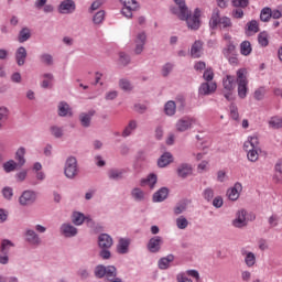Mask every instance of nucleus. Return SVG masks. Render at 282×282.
I'll list each match as a JSON object with an SVG mask.
<instances>
[{
    "label": "nucleus",
    "instance_id": "nucleus-21",
    "mask_svg": "<svg viewBox=\"0 0 282 282\" xmlns=\"http://www.w3.org/2000/svg\"><path fill=\"white\" fill-rule=\"evenodd\" d=\"M176 173L178 177L186 180L188 175H193V167L188 163H182L181 165H178Z\"/></svg>",
    "mask_w": 282,
    "mask_h": 282
},
{
    "label": "nucleus",
    "instance_id": "nucleus-14",
    "mask_svg": "<svg viewBox=\"0 0 282 282\" xmlns=\"http://www.w3.org/2000/svg\"><path fill=\"white\" fill-rule=\"evenodd\" d=\"M215 91H217V84L214 82L203 83L198 88L199 96H210V94H215Z\"/></svg>",
    "mask_w": 282,
    "mask_h": 282
},
{
    "label": "nucleus",
    "instance_id": "nucleus-9",
    "mask_svg": "<svg viewBox=\"0 0 282 282\" xmlns=\"http://www.w3.org/2000/svg\"><path fill=\"white\" fill-rule=\"evenodd\" d=\"M163 243L164 239H162V236H154L148 241L147 250H149L152 254H158V252L162 250Z\"/></svg>",
    "mask_w": 282,
    "mask_h": 282
},
{
    "label": "nucleus",
    "instance_id": "nucleus-36",
    "mask_svg": "<svg viewBox=\"0 0 282 282\" xmlns=\"http://www.w3.org/2000/svg\"><path fill=\"white\" fill-rule=\"evenodd\" d=\"M14 248V242L8 239H3L0 245V252L2 254H10V249Z\"/></svg>",
    "mask_w": 282,
    "mask_h": 282
},
{
    "label": "nucleus",
    "instance_id": "nucleus-53",
    "mask_svg": "<svg viewBox=\"0 0 282 282\" xmlns=\"http://www.w3.org/2000/svg\"><path fill=\"white\" fill-rule=\"evenodd\" d=\"M269 124H270L273 129H282V118H280V117H273V118H271V120L269 121Z\"/></svg>",
    "mask_w": 282,
    "mask_h": 282
},
{
    "label": "nucleus",
    "instance_id": "nucleus-39",
    "mask_svg": "<svg viewBox=\"0 0 282 282\" xmlns=\"http://www.w3.org/2000/svg\"><path fill=\"white\" fill-rule=\"evenodd\" d=\"M15 160L18 162V166H23L25 164V148L21 147L15 152Z\"/></svg>",
    "mask_w": 282,
    "mask_h": 282
},
{
    "label": "nucleus",
    "instance_id": "nucleus-48",
    "mask_svg": "<svg viewBox=\"0 0 282 282\" xmlns=\"http://www.w3.org/2000/svg\"><path fill=\"white\" fill-rule=\"evenodd\" d=\"M176 228H178V230H186L188 228V219L184 216L176 218Z\"/></svg>",
    "mask_w": 282,
    "mask_h": 282
},
{
    "label": "nucleus",
    "instance_id": "nucleus-11",
    "mask_svg": "<svg viewBox=\"0 0 282 282\" xmlns=\"http://www.w3.org/2000/svg\"><path fill=\"white\" fill-rule=\"evenodd\" d=\"M57 12L59 14H74L76 12V2L74 0H63L57 7Z\"/></svg>",
    "mask_w": 282,
    "mask_h": 282
},
{
    "label": "nucleus",
    "instance_id": "nucleus-63",
    "mask_svg": "<svg viewBox=\"0 0 282 282\" xmlns=\"http://www.w3.org/2000/svg\"><path fill=\"white\" fill-rule=\"evenodd\" d=\"M212 204L214 208H221V206H224V198L221 196H216L212 199Z\"/></svg>",
    "mask_w": 282,
    "mask_h": 282
},
{
    "label": "nucleus",
    "instance_id": "nucleus-43",
    "mask_svg": "<svg viewBox=\"0 0 282 282\" xmlns=\"http://www.w3.org/2000/svg\"><path fill=\"white\" fill-rule=\"evenodd\" d=\"M203 199H205V202H213V199L215 198V189L213 187H206L203 193H202Z\"/></svg>",
    "mask_w": 282,
    "mask_h": 282
},
{
    "label": "nucleus",
    "instance_id": "nucleus-26",
    "mask_svg": "<svg viewBox=\"0 0 282 282\" xmlns=\"http://www.w3.org/2000/svg\"><path fill=\"white\" fill-rule=\"evenodd\" d=\"M131 241L127 238H121L117 245V252L119 254H127L129 252V246Z\"/></svg>",
    "mask_w": 282,
    "mask_h": 282
},
{
    "label": "nucleus",
    "instance_id": "nucleus-46",
    "mask_svg": "<svg viewBox=\"0 0 282 282\" xmlns=\"http://www.w3.org/2000/svg\"><path fill=\"white\" fill-rule=\"evenodd\" d=\"M50 131H51V135H53V138L59 139V138H63V135H64L63 127L51 126Z\"/></svg>",
    "mask_w": 282,
    "mask_h": 282
},
{
    "label": "nucleus",
    "instance_id": "nucleus-51",
    "mask_svg": "<svg viewBox=\"0 0 282 282\" xmlns=\"http://www.w3.org/2000/svg\"><path fill=\"white\" fill-rule=\"evenodd\" d=\"M102 21H105V10L98 11L93 18V23H95V25H100Z\"/></svg>",
    "mask_w": 282,
    "mask_h": 282
},
{
    "label": "nucleus",
    "instance_id": "nucleus-59",
    "mask_svg": "<svg viewBox=\"0 0 282 282\" xmlns=\"http://www.w3.org/2000/svg\"><path fill=\"white\" fill-rule=\"evenodd\" d=\"M265 97V88L261 87L258 88L254 94H253V98L256 100H263V98Z\"/></svg>",
    "mask_w": 282,
    "mask_h": 282
},
{
    "label": "nucleus",
    "instance_id": "nucleus-22",
    "mask_svg": "<svg viewBox=\"0 0 282 282\" xmlns=\"http://www.w3.org/2000/svg\"><path fill=\"white\" fill-rule=\"evenodd\" d=\"M241 254L245 257V263L247 268H253L254 263H257V256L252 251H248L246 249H241Z\"/></svg>",
    "mask_w": 282,
    "mask_h": 282
},
{
    "label": "nucleus",
    "instance_id": "nucleus-17",
    "mask_svg": "<svg viewBox=\"0 0 282 282\" xmlns=\"http://www.w3.org/2000/svg\"><path fill=\"white\" fill-rule=\"evenodd\" d=\"M96 116V110H89L88 112H83L79 115V122L82 127H85V129L91 127V118Z\"/></svg>",
    "mask_w": 282,
    "mask_h": 282
},
{
    "label": "nucleus",
    "instance_id": "nucleus-56",
    "mask_svg": "<svg viewBox=\"0 0 282 282\" xmlns=\"http://www.w3.org/2000/svg\"><path fill=\"white\" fill-rule=\"evenodd\" d=\"M234 8H248L250 0H231Z\"/></svg>",
    "mask_w": 282,
    "mask_h": 282
},
{
    "label": "nucleus",
    "instance_id": "nucleus-42",
    "mask_svg": "<svg viewBox=\"0 0 282 282\" xmlns=\"http://www.w3.org/2000/svg\"><path fill=\"white\" fill-rule=\"evenodd\" d=\"M272 19V9L269 7H265L260 12V21H263V23H268Z\"/></svg>",
    "mask_w": 282,
    "mask_h": 282
},
{
    "label": "nucleus",
    "instance_id": "nucleus-1",
    "mask_svg": "<svg viewBox=\"0 0 282 282\" xmlns=\"http://www.w3.org/2000/svg\"><path fill=\"white\" fill-rule=\"evenodd\" d=\"M174 3L178 7H171L172 14H175L181 21H186L189 30H199L202 25V21L199 20L202 10L196 8L192 14L186 6V0H174Z\"/></svg>",
    "mask_w": 282,
    "mask_h": 282
},
{
    "label": "nucleus",
    "instance_id": "nucleus-10",
    "mask_svg": "<svg viewBox=\"0 0 282 282\" xmlns=\"http://www.w3.org/2000/svg\"><path fill=\"white\" fill-rule=\"evenodd\" d=\"M144 45H147V33L144 31L137 34L134 39V54L140 56L144 52Z\"/></svg>",
    "mask_w": 282,
    "mask_h": 282
},
{
    "label": "nucleus",
    "instance_id": "nucleus-57",
    "mask_svg": "<svg viewBox=\"0 0 282 282\" xmlns=\"http://www.w3.org/2000/svg\"><path fill=\"white\" fill-rule=\"evenodd\" d=\"M203 78L207 83H210V80H213L215 78V73H213V68L205 69V72L203 74Z\"/></svg>",
    "mask_w": 282,
    "mask_h": 282
},
{
    "label": "nucleus",
    "instance_id": "nucleus-8",
    "mask_svg": "<svg viewBox=\"0 0 282 282\" xmlns=\"http://www.w3.org/2000/svg\"><path fill=\"white\" fill-rule=\"evenodd\" d=\"M24 241L29 243V246H32L33 248H39L43 243V240L41 239V236L36 234L34 229L26 228L23 234Z\"/></svg>",
    "mask_w": 282,
    "mask_h": 282
},
{
    "label": "nucleus",
    "instance_id": "nucleus-55",
    "mask_svg": "<svg viewBox=\"0 0 282 282\" xmlns=\"http://www.w3.org/2000/svg\"><path fill=\"white\" fill-rule=\"evenodd\" d=\"M119 62L121 63V65L127 66L131 63V56H129V54L121 52L119 53Z\"/></svg>",
    "mask_w": 282,
    "mask_h": 282
},
{
    "label": "nucleus",
    "instance_id": "nucleus-18",
    "mask_svg": "<svg viewBox=\"0 0 282 282\" xmlns=\"http://www.w3.org/2000/svg\"><path fill=\"white\" fill-rule=\"evenodd\" d=\"M28 58V50L24 46L18 47L15 51V63L19 67H23L25 65V61Z\"/></svg>",
    "mask_w": 282,
    "mask_h": 282
},
{
    "label": "nucleus",
    "instance_id": "nucleus-54",
    "mask_svg": "<svg viewBox=\"0 0 282 282\" xmlns=\"http://www.w3.org/2000/svg\"><path fill=\"white\" fill-rule=\"evenodd\" d=\"M258 43L262 47H268L269 41H268V33L262 32L258 35Z\"/></svg>",
    "mask_w": 282,
    "mask_h": 282
},
{
    "label": "nucleus",
    "instance_id": "nucleus-27",
    "mask_svg": "<svg viewBox=\"0 0 282 282\" xmlns=\"http://www.w3.org/2000/svg\"><path fill=\"white\" fill-rule=\"evenodd\" d=\"M235 76L227 75L223 78V86L226 91H232L235 89Z\"/></svg>",
    "mask_w": 282,
    "mask_h": 282
},
{
    "label": "nucleus",
    "instance_id": "nucleus-58",
    "mask_svg": "<svg viewBox=\"0 0 282 282\" xmlns=\"http://www.w3.org/2000/svg\"><path fill=\"white\" fill-rule=\"evenodd\" d=\"M119 86L121 89H123V91H131L132 89L131 82H129L128 79H120Z\"/></svg>",
    "mask_w": 282,
    "mask_h": 282
},
{
    "label": "nucleus",
    "instance_id": "nucleus-34",
    "mask_svg": "<svg viewBox=\"0 0 282 282\" xmlns=\"http://www.w3.org/2000/svg\"><path fill=\"white\" fill-rule=\"evenodd\" d=\"M31 37H32V32L30 31V29L23 28L19 32L18 41L19 43H25V41H30Z\"/></svg>",
    "mask_w": 282,
    "mask_h": 282
},
{
    "label": "nucleus",
    "instance_id": "nucleus-32",
    "mask_svg": "<svg viewBox=\"0 0 282 282\" xmlns=\"http://www.w3.org/2000/svg\"><path fill=\"white\" fill-rule=\"evenodd\" d=\"M177 111V105L175 104V101L173 100H169L165 105H164V113L166 116H175Z\"/></svg>",
    "mask_w": 282,
    "mask_h": 282
},
{
    "label": "nucleus",
    "instance_id": "nucleus-2",
    "mask_svg": "<svg viewBox=\"0 0 282 282\" xmlns=\"http://www.w3.org/2000/svg\"><path fill=\"white\" fill-rule=\"evenodd\" d=\"M209 28L210 30H230L232 28V20L228 17H221V12L215 8L212 12V17L209 20Z\"/></svg>",
    "mask_w": 282,
    "mask_h": 282
},
{
    "label": "nucleus",
    "instance_id": "nucleus-47",
    "mask_svg": "<svg viewBox=\"0 0 282 282\" xmlns=\"http://www.w3.org/2000/svg\"><path fill=\"white\" fill-rule=\"evenodd\" d=\"M2 166L6 173H12V171H17V166H19V164L14 162V160H10L3 163Z\"/></svg>",
    "mask_w": 282,
    "mask_h": 282
},
{
    "label": "nucleus",
    "instance_id": "nucleus-28",
    "mask_svg": "<svg viewBox=\"0 0 282 282\" xmlns=\"http://www.w3.org/2000/svg\"><path fill=\"white\" fill-rule=\"evenodd\" d=\"M138 129V121L137 120H130L128 126L122 131V138H129L133 131Z\"/></svg>",
    "mask_w": 282,
    "mask_h": 282
},
{
    "label": "nucleus",
    "instance_id": "nucleus-13",
    "mask_svg": "<svg viewBox=\"0 0 282 282\" xmlns=\"http://www.w3.org/2000/svg\"><path fill=\"white\" fill-rule=\"evenodd\" d=\"M59 232L63 235V237L72 239V237H76V235H78V228L69 223H64L59 227Z\"/></svg>",
    "mask_w": 282,
    "mask_h": 282
},
{
    "label": "nucleus",
    "instance_id": "nucleus-62",
    "mask_svg": "<svg viewBox=\"0 0 282 282\" xmlns=\"http://www.w3.org/2000/svg\"><path fill=\"white\" fill-rule=\"evenodd\" d=\"M77 276L82 279V281H85L86 279H89V270L82 268L77 271Z\"/></svg>",
    "mask_w": 282,
    "mask_h": 282
},
{
    "label": "nucleus",
    "instance_id": "nucleus-35",
    "mask_svg": "<svg viewBox=\"0 0 282 282\" xmlns=\"http://www.w3.org/2000/svg\"><path fill=\"white\" fill-rule=\"evenodd\" d=\"M245 151H248V149H259V138L257 137H249L248 141L243 144Z\"/></svg>",
    "mask_w": 282,
    "mask_h": 282
},
{
    "label": "nucleus",
    "instance_id": "nucleus-24",
    "mask_svg": "<svg viewBox=\"0 0 282 282\" xmlns=\"http://www.w3.org/2000/svg\"><path fill=\"white\" fill-rule=\"evenodd\" d=\"M171 162H173V154H171V152H165L158 160V166L164 169L165 166H169Z\"/></svg>",
    "mask_w": 282,
    "mask_h": 282
},
{
    "label": "nucleus",
    "instance_id": "nucleus-4",
    "mask_svg": "<svg viewBox=\"0 0 282 282\" xmlns=\"http://www.w3.org/2000/svg\"><path fill=\"white\" fill-rule=\"evenodd\" d=\"M78 160L75 156H68L64 164V175L67 180H76L78 176Z\"/></svg>",
    "mask_w": 282,
    "mask_h": 282
},
{
    "label": "nucleus",
    "instance_id": "nucleus-23",
    "mask_svg": "<svg viewBox=\"0 0 282 282\" xmlns=\"http://www.w3.org/2000/svg\"><path fill=\"white\" fill-rule=\"evenodd\" d=\"M174 261H175V256H173L172 253L161 258L158 261L159 270H169L171 268V263H173Z\"/></svg>",
    "mask_w": 282,
    "mask_h": 282
},
{
    "label": "nucleus",
    "instance_id": "nucleus-44",
    "mask_svg": "<svg viewBox=\"0 0 282 282\" xmlns=\"http://www.w3.org/2000/svg\"><path fill=\"white\" fill-rule=\"evenodd\" d=\"M245 151L247 152L249 162H257V160H259V149L248 148V150Z\"/></svg>",
    "mask_w": 282,
    "mask_h": 282
},
{
    "label": "nucleus",
    "instance_id": "nucleus-50",
    "mask_svg": "<svg viewBox=\"0 0 282 282\" xmlns=\"http://www.w3.org/2000/svg\"><path fill=\"white\" fill-rule=\"evenodd\" d=\"M247 30L248 32H252L253 34H257L259 32V22L257 20H251L247 23Z\"/></svg>",
    "mask_w": 282,
    "mask_h": 282
},
{
    "label": "nucleus",
    "instance_id": "nucleus-6",
    "mask_svg": "<svg viewBox=\"0 0 282 282\" xmlns=\"http://www.w3.org/2000/svg\"><path fill=\"white\" fill-rule=\"evenodd\" d=\"M123 6L121 13L126 19H133V12L140 10V3L135 0H119Z\"/></svg>",
    "mask_w": 282,
    "mask_h": 282
},
{
    "label": "nucleus",
    "instance_id": "nucleus-16",
    "mask_svg": "<svg viewBox=\"0 0 282 282\" xmlns=\"http://www.w3.org/2000/svg\"><path fill=\"white\" fill-rule=\"evenodd\" d=\"M241 191H243V186L241 185V183L238 182L234 185V187H231L227 191V197L231 202H237V199H239V195H240Z\"/></svg>",
    "mask_w": 282,
    "mask_h": 282
},
{
    "label": "nucleus",
    "instance_id": "nucleus-5",
    "mask_svg": "<svg viewBox=\"0 0 282 282\" xmlns=\"http://www.w3.org/2000/svg\"><path fill=\"white\" fill-rule=\"evenodd\" d=\"M238 96L243 100L248 96V77L246 76V68L237 70Z\"/></svg>",
    "mask_w": 282,
    "mask_h": 282
},
{
    "label": "nucleus",
    "instance_id": "nucleus-40",
    "mask_svg": "<svg viewBox=\"0 0 282 282\" xmlns=\"http://www.w3.org/2000/svg\"><path fill=\"white\" fill-rule=\"evenodd\" d=\"M240 54H242V56H250V54H252V44H250V41L241 42Z\"/></svg>",
    "mask_w": 282,
    "mask_h": 282
},
{
    "label": "nucleus",
    "instance_id": "nucleus-15",
    "mask_svg": "<svg viewBox=\"0 0 282 282\" xmlns=\"http://www.w3.org/2000/svg\"><path fill=\"white\" fill-rule=\"evenodd\" d=\"M246 209L237 212L236 219L232 220L231 225L234 228H246L248 226V220H246Z\"/></svg>",
    "mask_w": 282,
    "mask_h": 282
},
{
    "label": "nucleus",
    "instance_id": "nucleus-30",
    "mask_svg": "<svg viewBox=\"0 0 282 282\" xmlns=\"http://www.w3.org/2000/svg\"><path fill=\"white\" fill-rule=\"evenodd\" d=\"M155 184H158V175L153 173L141 181V186L148 185L152 189L155 188Z\"/></svg>",
    "mask_w": 282,
    "mask_h": 282
},
{
    "label": "nucleus",
    "instance_id": "nucleus-38",
    "mask_svg": "<svg viewBox=\"0 0 282 282\" xmlns=\"http://www.w3.org/2000/svg\"><path fill=\"white\" fill-rule=\"evenodd\" d=\"M223 54L225 57H230L237 54V46L234 42H228L226 47L223 50Z\"/></svg>",
    "mask_w": 282,
    "mask_h": 282
},
{
    "label": "nucleus",
    "instance_id": "nucleus-49",
    "mask_svg": "<svg viewBox=\"0 0 282 282\" xmlns=\"http://www.w3.org/2000/svg\"><path fill=\"white\" fill-rule=\"evenodd\" d=\"M105 274H107V267H105L102 264H98L95 268V276L97 279H105Z\"/></svg>",
    "mask_w": 282,
    "mask_h": 282
},
{
    "label": "nucleus",
    "instance_id": "nucleus-31",
    "mask_svg": "<svg viewBox=\"0 0 282 282\" xmlns=\"http://www.w3.org/2000/svg\"><path fill=\"white\" fill-rule=\"evenodd\" d=\"M8 118H10V109L8 107H0V131L3 129V124L8 122Z\"/></svg>",
    "mask_w": 282,
    "mask_h": 282
},
{
    "label": "nucleus",
    "instance_id": "nucleus-19",
    "mask_svg": "<svg viewBox=\"0 0 282 282\" xmlns=\"http://www.w3.org/2000/svg\"><path fill=\"white\" fill-rule=\"evenodd\" d=\"M167 197H169L167 187H161L159 191H156L153 194L152 202H154V204H160V203L164 202L165 199H167Z\"/></svg>",
    "mask_w": 282,
    "mask_h": 282
},
{
    "label": "nucleus",
    "instance_id": "nucleus-37",
    "mask_svg": "<svg viewBox=\"0 0 282 282\" xmlns=\"http://www.w3.org/2000/svg\"><path fill=\"white\" fill-rule=\"evenodd\" d=\"M131 197L134 199V202H144L145 199L144 191H142L140 187H134L131 191Z\"/></svg>",
    "mask_w": 282,
    "mask_h": 282
},
{
    "label": "nucleus",
    "instance_id": "nucleus-41",
    "mask_svg": "<svg viewBox=\"0 0 282 282\" xmlns=\"http://www.w3.org/2000/svg\"><path fill=\"white\" fill-rule=\"evenodd\" d=\"M105 276L108 281H113L115 279H117L116 276H118V270L116 269V267L113 265L106 267Z\"/></svg>",
    "mask_w": 282,
    "mask_h": 282
},
{
    "label": "nucleus",
    "instance_id": "nucleus-12",
    "mask_svg": "<svg viewBox=\"0 0 282 282\" xmlns=\"http://www.w3.org/2000/svg\"><path fill=\"white\" fill-rule=\"evenodd\" d=\"M36 202V192L34 191H24L19 198V204L21 206H32Z\"/></svg>",
    "mask_w": 282,
    "mask_h": 282
},
{
    "label": "nucleus",
    "instance_id": "nucleus-3",
    "mask_svg": "<svg viewBox=\"0 0 282 282\" xmlns=\"http://www.w3.org/2000/svg\"><path fill=\"white\" fill-rule=\"evenodd\" d=\"M113 238L109 234H100L98 236V247L100 248L99 257L104 260L111 259V248Z\"/></svg>",
    "mask_w": 282,
    "mask_h": 282
},
{
    "label": "nucleus",
    "instance_id": "nucleus-29",
    "mask_svg": "<svg viewBox=\"0 0 282 282\" xmlns=\"http://www.w3.org/2000/svg\"><path fill=\"white\" fill-rule=\"evenodd\" d=\"M204 46V43L202 41H195L191 48V55L193 58H199L202 56V47Z\"/></svg>",
    "mask_w": 282,
    "mask_h": 282
},
{
    "label": "nucleus",
    "instance_id": "nucleus-52",
    "mask_svg": "<svg viewBox=\"0 0 282 282\" xmlns=\"http://www.w3.org/2000/svg\"><path fill=\"white\" fill-rule=\"evenodd\" d=\"M174 67H175V65L171 62H167L166 64H164L162 67V76L164 78H166V76H169V74H171L173 72Z\"/></svg>",
    "mask_w": 282,
    "mask_h": 282
},
{
    "label": "nucleus",
    "instance_id": "nucleus-60",
    "mask_svg": "<svg viewBox=\"0 0 282 282\" xmlns=\"http://www.w3.org/2000/svg\"><path fill=\"white\" fill-rule=\"evenodd\" d=\"M186 210V203H178L174 207V215H182Z\"/></svg>",
    "mask_w": 282,
    "mask_h": 282
},
{
    "label": "nucleus",
    "instance_id": "nucleus-33",
    "mask_svg": "<svg viewBox=\"0 0 282 282\" xmlns=\"http://www.w3.org/2000/svg\"><path fill=\"white\" fill-rule=\"evenodd\" d=\"M39 58L40 63L46 67H52V65H54V56H52L50 53H42Z\"/></svg>",
    "mask_w": 282,
    "mask_h": 282
},
{
    "label": "nucleus",
    "instance_id": "nucleus-45",
    "mask_svg": "<svg viewBox=\"0 0 282 282\" xmlns=\"http://www.w3.org/2000/svg\"><path fill=\"white\" fill-rule=\"evenodd\" d=\"M85 214L80 213V212H75L73 214V224L75 226H83V224H85Z\"/></svg>",
    "mask_w": 282,
    "mask_h": 282
},
{
    "label": "nucleus",
    "instance_id": "nucleus-61",
    "mask_svg": "<svg viewBox=\"0 0 282 282\" xmlns=\"http://www.w3.org/2000/svg\"><path fill=\"white\" fill-rule=\"evenodd\" d=\"M230 116L232 120H239V110L235 104L230 105Z\"/></svg>",
    "mask_w": 282,
    "mask_h": 282
},
{
    "label": "nucleus",
    "instance_id": "nucleus-64",
    "mask_svg": "<svg viewBox=\"0 0 282 282\" xmlns=\"http://www.w3.org/2000/svg\"><path fill=\"white\" fill-rule=\"evenodd\" d=\"M118 98V91L117 90H110L106 93L105 100H116Z\"/></svg>",
    "mask_w": 282,
    "mask_h": 282
},
{
    "label": "nucleus",
    "instance_id": "nucleus-25",
    "mask_svg": "<svg viewBox=\"0 0 282 282\" xmlns=\"http://www.w3.org/2000/svg\"><path fill=\"white\" fill-rule=\"evenodd\" d=\"M57 113L61 118H66V116H72V108L67 102L61 101L57 106Z\"/></svg>",
    "mask_w": 282,
    "mask_h": 282
},
{
    "label": "nucleus",
    "instance_id": "nucleus-20",
    "mask_svg": "<svg viewBox=\"0 0 282 282\" xmlns=\"http://www.w3.org/2000/svg\"><path fill=\"white\" fill-rule=\"evenodd\" d=\"M124 173H127L124 169H111L108 171V178L113 182H120V180H124Z\"/></svg>",
    "mask_w": 282,
    "mask_h": 282
},
{
    "label": "nucleus",
    "instance_id": "nucleus-7",
    "mask_svg": "<svg viewBox=\"0 0 282 282\" xmlns=\"http://www.w3.org/2000/svg\"><path fill=\"white\" fill-rule=\"evenodd\" d=\"M194 124H197V119L195 117L185 116L176 121L175 129L180 133H184L188 131V129H193Z\"/></svg>",
    "mask_w": 282,
    "mask_h": 282
}]
</instances>
